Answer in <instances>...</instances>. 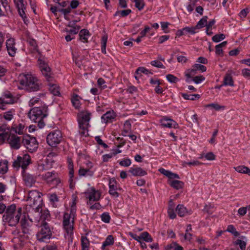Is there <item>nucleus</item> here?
Instances as JSON below:
<instances>
[{"label":"nucleus","instance_id":"obj_58","mask_svg":"<svg viewBox=\"0 0 250 250\" xmlns=\"http://www.w3.org/2000/svg\"><path fill=\"white\" fill-rule=\"evenodd\" d=\"M141 73H143L146 74H147L148 73L152 74V73L149 72L148 69H146L144 67H140L136 70V73L137 75H139Z\"/></svg>","mask_w":250,"mask_h":250},{"label":"nucleus","instance_id":"obj_23","mask_svg":"<svg viewBox=\"0 0 250 250\" xmlns=\"http://www.w3.org/2000/svg\"><path fill=\"white\" fill-rule=\"evenodd\" d=\"M114 117L115 114L114 112L108 111L102 116V120L104 123H107L108 122H111Z\"/></svg>","mask_w":250,"mask_h":250},{"label":"nucleus","instance_id":"obj_57","mask_svg":"<svg viewBox=\"0 0 250 250\" xmlns=\"http://www.w3.org/2000/svg\"><path fill=\"white\" fill-rule=\"evenodd\" d=\"M194 68H196V71L199 70L202 72H204L207 70L206 67L204 65L196 63V64H194Z\"/></svg>","mask_w":250,"mask_h":250},{"label":"nucleus","instance_id":"obj_44","mask_svg":"<svg viewBox=\"0 0 250 250\" xmlns=\"http://www.w3.org/2000/svg\"><path fill=\"white\" fill-rule=\"evenodd\" d=\"M205 107H211L214 108L216 110H219L221 109H224L225 108V106H221L219 105L218 104L216 103H212L210 104H208L205 105Z\"/></svg>","mask_w":250,"mask_h":250},{"label":"nucleus","instance_id":"obj_51","mask_svg":"<svg viewBox=\"0 0 250 250\" xmlns=\"http://www.w3.org/2000/svg\"><path fill=\"white\" fill-rule=\"evenodd\" d=\"M1 3L2 5V8H5L6 10V15L8 14V12H11L10 6L8 4L7 0H0Z\"/></svg>","mask_w":250,"mask_h":250},{"label":"nucleus","instance_id":"obj_53","mask_svg":"<svg viewBox=\"0 0 250 250\" xmlns=\"http://www.w3.org/2000/svg\"><path fill=\"white\" fill-rule=\"evenodd\" d=\"M166 78L170 83H176L178 81V79L172 74L167 75Z\"/></svg>","mask_w":250,"mask_h":250},{"label":"nucleus","instance_id":"obj_13","mask_svg":"<svg viewBox=\"0 0 250 250\" xmlns=\"http://www.w3.org/2000/svg\"><path fill=\"white\" fill-rule=\"evenodd\" d=\"M38 63L42 74L45 77L46 79L49 81L51 75V70L50 67L44 61L41 59H39Z\"/></svg>","mask_w":250,"mask_h":250},{"label":"nucleus","instance_id":"obj_10","mask_svg":"<svg viewBox=\"0 0 250 250\" xmlns=\"http://www.w3.org/2000/svg\"><path fill=\"white\" fill-rule=\"evenodd\" d=\"M16 99L9 92L4 93L0 96V109H6V105L15 103Z\"/></svg>","mask_w":250,"mask_h":250},{"label":"nucleus","instance_id":"obj_43","mask_svg":"<svg viewBox=\"0 0 250 250\" xmlns=\"http://www.w3.org/2000/svg\"><path fill=\"white\" fill-rule=\"evenodd\" d=\"M73 59L75 61L76 64L79 67L82 65V57H80L78 54H74L72 53Z\"/></svg>","mask_w":250,"mask_h":250},{"label":"nucleus","instance_id":"obj_50","mask_svg":"<svg viewBox=\"0 0 250 250\" xmlns=\"http://www.w3.org/2000/svg\"><path fill=\"white\" fill-rule=\"evenodd\" d=\"M135 2V7L138 9V10H141L143 9L145 3L143 0H134Z\"/></svg>","mask_w":250,"mask_h":250},{"label":"nucleus","instance_id":"obj_63","mask_svg":"<svg viewBox=\"0 0 250 250\" xmlns=\"http://www.w3.org/2000/svg\"><path fill=\"white\" fill-rule=\"evenodd\" d=\"M242 75L248 79H250V69L245 68L242 70Z\"/></svg>","mask_w":250,"mask_h":250},{"label":"nucleus","instance_id":"obj_35","mask_svg":"<svg viewBox=\"0 0 250 250\" xmlns=\"http://www.w3.org/2000/svg\"><path fill=\"white\" fill-rule=\"evenodd\" d=\"M141 239L146 242H151L153 238L147 232H143L141 234Z\"/></svg>","mask_w":250,"mask_h":250},{"label":"nucleus","instance_id":"obj_60","mask_svg":"<svg viewBox=\"0 0 250 250\" xmlns=\"http://www.w3.org/2000/svg\"><path fill=\"white\" fill-rule=\"evenodd\" d=\"M69 170V181L70 182V187L72 186V183L73 181V177H74V169L73 167H71V168H68Z\"/></svg>","mask_w":250,"mask_h":250},{"label":"nucleus","instance_id":"obj_62","mask_svg":"<svg viewBox=\"0 0 250 250\" xmlns=\"http://www.w3.org/2000/svg\"><path fill=\"white\" fill-rule=\"evenodd\" d=\"M234 168L238 172L241 173H245L246 170L247 168V167L244 166H239L237 167H234Z\"/></svg>","mask_w":250,"mask_h":250},{"label":"nucleus","instance_id":"obj_7","mask_svg":"<svg viewBox=\"0 0 250 250\" xmlns=\"http://www.w3.org/2000/svg\"><path fill=\"white\" fill-rule=\"evenodd\" d=\"M41 229L37 234V239L40 242H47L52 235L50 228L46 222L41 224Z\"/></svg>","mask_w":250,"mask_h":250},{"label":"nucleus","instance_id":"obj_41","mask_svg":"<svg viewBox=\"0 0 250 250\" xmlns=\"http://www.w3.org/2000/svg\"><path fill=\"white\" fill-rule=\"evenodd\" d=\"M131 10L130 9H126L121 11H118L116 12L115 16L120 15L122 17H125L131 13Z\"/></svg>","mask_w":250,"mask_h":250},{"label":"nucleus","instance_id":"obj_31","mask_svg":"<svg viewBox=\"0 0 250 250\" xmlns=\"http://www.w3.org/2000/svg\"><path fill=\"white\" fill-rule=\"evenodd\" d=\"M49 90L50 92L55 96H59L60 94L59 86L55 84L49 85Z\"/></svg>","mask_w":250,"mask_h":250},{"label":"nucleus","instance_id":"obj_27","mask_svg":"<svg viewBox=\"0 0 250 250\" xmlns=\"http://www.w3.org/2000/svg\"><path fill=\"white\" fill-rule=\"evenodd\" d=\"M242 239H237L236 241L233 242V244L235 246L238 245L240 248H242L243 247H246L247 245V239L245 236H241Z\"/></svg>","mask_w":250,"mask_h":250},{"label":"nucleus","instance_id":"obj_32","mask_svg":"<svg viewBox=\"0 0 250 250\" xmlns=\"http://www.w3.org/2000/svg\"><path fill=\"white\" fill-rule=\"evenodd\" d=\"M107 41V36L105 35L103 36L101 39V50L104 54H106V46Z\"/></svg>","mask_w":250,"mask_h":250},{"label":"nucleus","instance_id":"obj_34","mask_svg":"<svg viewBox=\"0 0 250 250\" xmlns=\"http://www.w3.org/2000/svg\"><path fill=\"white\" fill-rule=\"evenodd\" d=\"M82 250H88L89 242V240L86 237L82 236L81 238Z\"/></svg>","mask_w":250,"mask_h":250},{"label":"nucleus","instance_id":"obj_55","mask_svg":"<svg viewBox=\"0 0 250 250\" xmlns=\"http://www.w3.org/2000/svg\"><path fill=\"white\" fill-rule=\"evenodd\" d=\"M131 163V160L128 158L124 159L119 162V164L121 166L125 167L129 166Z\"/></svg>","mask_w":250,"mask_h":250},{"label":"nucleus","instance_id":"obj_59","mask_svg":"<svg viewBox=\"0 0 250 250\" xmlns=\"http://www.w3.org/2000/svg\"><path fill=\"white\" fill-rule=\"evenodd\" d=\"M105 81L102 78L98 79L97 81L98 85L101 89H104L107 87L106 85L105 84Z\"/></svg>","mask_w":250,"mask_h":250},{"label":"nucleus","instance_id":"obj_64","mask_svg":"<svg viewBox=\"0 0 250 250\" xmlns=\"http://www.w3.org/2000/svg\"><path fill=\"white\" fill-rule=\"evenodd\" d=\"M42 250H57V247L55 244L46 245Z\"/></svg>","mask_w":250,"mask_h":250},{"label":"nucleus","instance_id":"obj_40","mask_svg":"<svg viewBox=\"0 0 250 250\" xmlns=\"http://www.w3.org/2000/svg\"><path fill=\"white\" fill-rule=\"evenodd\" d=\"M50 218V214L48 210H44L43 212H42L41 215V221H42L41 224L43 222H46L45 220H48Z\"/></svg>","mask_w":250,"mask_h":250},{"label":"nucleus","instance_id":"obj_36","mask_svg":"<svg viewBox=\"0 0 250 250\" xmlns=\"http://www.w3.org/2000/svg\"><path fill=\"white\" fill-rule=\"evenodd\" d=\"M14 111L9 110L3 113L2 117L6 121H10L13 118Z\"/></svg>","mask_w":250,"mask_h":250},{"label":"nucleus","instance_id":"obj_48","mask_svg":"<svg viewBox=\"0 0 250 250\" xmlns=\"http://www.w3.org/2000/svg\"><path fill=\"white\" fill-rule=\"evenodd\" d=\"M101 219L105 223H108L110 222V216L108 212H104L101 215Z\"/></svg>","mask_w":250,"mask_h":250},{"label":"nucleus","instance_id":"obj_21","mask_svg":"<svg viewBox=\"0 0 250 250\" xmlns=\"http://www.w3.org/2000/svg\"><path fill=\"white\" fill-rule=\"evenodd\" d=\"M17 7L18 9V11L20 15L24 18L26 17L24 10L26 9V7L23 3V0H18V2L17 3Z\"/></svg>","mask_w":250,"mask_h":250},{"label":"nucleus","instance_id":"obj_56","mask_svg":"<svg viewBox=\"0 0 250 250\" xmlns=\"http://www.w3.org/2000/svg\"><path fill=\"white\" fill-rule=\"evenodd\" d=\"M150 64L155 67H158V68H165V67L164 66L163 63L157 60L153 61L151 62Z\"/></svg>","mask_w":250,"mask_h":250},{"label":"nucleus","instance_id":"obj_4","mask_svg":"<svg viewBox=\"0 0 250 250\" xmlns=\"http://www.w3.org/2000/svg\"><path fill=\"white\" fill-rule=\"evenodd\" d=\"M91 113L87 110H83L78 113L77 120L79 124V133L83 136L88 135V128L90 126L89 121Z\"/></svg>","mask_w":250,"mask_h":250},{"label":"nucleus","instance_id":"obj_9","mask_svg":"<svg viewBox=\"0 0 250 250\" xmlns=\"http://www.w3.org/2000/svg\"><path fill=\"white\" fill-rule=\"evenodd\" d=\"M42 193L38 190H30L28 192L27 201L28 202L29 206H37L38 207L42 200L41 199Z\"/></svg>","mask_w":250,"mask_h":250},{"label":"nucleus","instance_id":"obj_11","mask_svg":"<svg viewBox=\"0 0 250 250\" xmlns=\"http://www.w3.org/2000/svg\"><path fill=\"white\" fill-rule=\"evenodd\" d=\"M22 143L31 152L36 151L38 147V144L36 138L30 136H24L22 139Z\"/></svg>","mask_w":250,"mask_h":250},{"label":"nucleus","instance_id":"obj_6","mask_svg":"<svg viewBox=\"0 0 250 250\" xmlns=\"http://www.w3.org/2000/svg\"><path fill=\"white\" fill-rule=\"evenodd\" d=\"M47 106L45 105L35 107L29 112L28 116L31 120L36 122L38 120H41L47 116Z\"/></svg>","mask_w":250,"mask_h":250},{"label":"nucleus","instance_id":"obj_37","mask_svg":"<svg viewBox=\"0 0 250 250\" xmlns=\"http://www.w3.org/2000/svg\"><path fill=\"white\" fill-rule=\"evenodd\" d=\"M227 231L232 233L234 236H239L240 233L237 231L234 227L232 225H229L228 226Z\"/></svg>","mask_w":250,"mask_h":250},{"label":"nucleus","instance_id":"obj_26","mask_svg":"<svg viewBox=\"0 0 250 250\" xmlns=\"http://www.w3.org/2000/svg\"><path fill=\"white\" fill-rule=\"evenodd\" d=\"M169 185L174 188L176 189H179L183 188L184 184L181 181L172 180L170 182Z\"/></svg>","mask_w":250,"mask_h":250},{"label":"nucleus","instance_id":"obj_47","mask_svg":"<svg viewBox=\"0 0 250 250\" xmlns=\"http://www.w3.org/2000/svg\"><path fill=\"white\" fill-rule=\"evenodd\" d=\"M87 167L86 169V176H92L94 174V171L92 170L93 164L91 162L87 163Z\"/></svg>","mask_w":250,"mask_h":250},{"label":"nucleus","instance_id":"obj_24","mask_svg":"<svg viewBox=\"0 0 250 250\" xmlns=\"http://www.w3.org/2000/svg\"><path fill=\"white\" fill-rule=\"evenodd\" d=\"M89 36V32L86 29H82L79 33L80 40L83 42H87V39Z\"/></svg>","mask_w":250,"mask_h":250},{"label":"nucleus","instance_id":"obj_8","mask_svg":"<svg viewBox=\"0 0 250 250\" xmlns=\"http://www.w3.org/2000/svg\"><path fill=\"white\" fill-rule=\"evenodd\" d=\"M62 139V135L60 130H56L50 132L46 137L47 144L51 146L55 147L59 144Z\"/></svg>","mask_w":250,"mask_h":250},{"label":"nucleus","instance_id":"obj_42","mask_svg":"<svg viewBox=\"0 0 250 250\" xmlns=\"http://www.w3.org/2000/svg\"><path fill=\"white\" fill-rule=\"evenodd\" d=\"M73 105L75 106L76 108H79L80 106V102L79 100V97L78 95H76L72 98L71 100Z\"/></svg>","mask_w":250,"mask_h":250},{"label":"nucleus","instance_id":"obj_19","mask_svg":"<svg viewBox=\"0 0 250 250\" xmlns=\"http://www.w3.org/2000/svg\"><path fill=\"white\" fill-rule=\"evenodd\" d=\"M128 171L134 176H143L147 174L146 171L140 167H131Z\"/></svg>","mask_w":250,"mask_h":250},{"label":"nucleus","instance_id":"obj_3","mask_svg":"<svg viewBox=\"0 0 250 250\" xmlns=\"http://www.w3.org/2000/svg\"><path fill=\"white\" fill-rule=\"evenodd\" d=\"M10 127L6 125H0V143H2L7 139L12 148L16 149L19 148L21 146L20 138L15 135H12L10 137Z\"/></svg>","mask_w":250,"mask_h":250},{"label":"nucleus","instance_id":"obj_49","mask_svg":"<svg viewBox=\"0 0 250 250\" xmlns=\"http://www.w3.org/2000/svg\"><path fill=\"white\" fill-rule=\"evenodd\" d=\"M68 26L71 27L70 29H66V31L72 35H75L78 33L80 29L79 26H77L75 27H72L70 26V25H68Z\"/></svg>","mask_w":250,"mask_h":250},{"label":"nucleus","instance_id":"obj_29","mask_svg":"<svg viewBox=\"0 0 250 250\" xmlns=\"http://www.w3.org/2000/svg\"><path fill=\"white\" fill-rule=\"evenodd\" d=\"M8 170V161L6 160L0 161V173L4 174Z\"/></svg>","mask_w":250,"mask_h":250},{"label":"nucleus","instance_id":"obj_15","mask_svg":"<svg viewBox=\"0 0 250 250\" xmlns=\"http://www.w3.org/2000/svg\"><path fill=\"white\" fill-rule=\"evenodd\" d=\"M55 173L54 172H47L43 177L47 183L51 184L53 183L54 185H58L60 183V180L55 177Z\"/></svg>","mask_w":250,"mask_h":250},{"label":"nucleus","instance_id":"obj_25","mask_svg":"<svg viewBox=\"0 0 250 250\" xmlns=\"http://www.w3.org/2000/svg\"><path fill=\"white\" fill-rule=\"evenodd\" d=\"M224 85H229L230 86H234V82L232 77L230 74H226L224 78L223 83Z\"/></svg>","mask_w":250,"mask_h":250},{"label":"nucleus","instance_id":"obj_22","mask_svg":"<svg viewBox=\"0 0 250 250\" xmlns=\"http://www.w3.org/2000/svg\"><path fill=\"white\" fill-rule=\"evenodd\" d=\"M176 211L180 217H183L188 214V211L183 205L179 204L176 208Z\"/></svg>","mask_w":250,"mask_h":250},{"label":"nucleus","instance_id":"obj_5","mask_svg":"<svg viewBox=\"0 0 250 250\" xmlns=\"http://www.w3.org/2000/svg\"><path fill=\"white\" fill-rule=\"evenodd\" d=\"M75 212L74 209H71L70 213L65 212L63 214V226L68 235L73 234Z\"/></svg>","mask_w":250,"mask_h":250},{"label":"nucleus","instance_id":"obj_18","mask_svg":"<svg viewBox=\"0 0 250 250\" xmlns=\"http://www.w3.org/2000/svg\"><path fill=\"white\" fill-rule=\"evenodd\" d=\"M23 179L26 186L31 187L36 181V177L29 173H25L23 176Z\"/></svg>","mask_w":250,"mask_h":250},{"label":"nucleus","instance_id":"obj_17","mask_svg":"<svg viewBox=\"0 0 250 250\" xmlns=\"http://www.w3.org/2000/svg\"><path fill=\"white\" fill-rule=\"evenodd\" d=\"M109 193L112 196L117 197L119 193L117 192V184L116 180L114 178L110 179L109 182Z\"/></svg>","mask_w":250,"mask_h":250},{"label":"nucleus","instance_id":"obj_28","mask_svg":"<svg viewBox=\"0 0 250 250\" xmlns=\"http://www.w3.org/2000/svg\"><path fill=\"white\" fill-rule=\"evenodd\" d=\"M182 96L186 100H189L195 101L198 100L200 98V95L198 94H188L186 93H182Z\"/></svg>","mask_w":250,"mask_h":250},{"label":"nucleus","instance_id":"obj_61","mask_svg":"<svg viewBox=\"0 0 250 250\" xmlns=\"http://www.w3.org/2000/svg\"><path fill=\"white\" fill-rule=\"evenodd\" d=\"M205 80V78L203 76H197L194 77L192 81L198 84Z\"/></svg>","mask_w":250,"mask_h":250},{"label":"nucleus","instance_id":"obj_46","mask_svg":"<svg viewBox=\"0 0 250 250\" xmlns=\"http://www.w3.org/2000/svg\"><path fill=\"white\" fill-rule=\"evenodd\" d=\"M225 38V36L223 34H216L212 37V40L213 42H218L223 39H224Z\"/></svg>","mask_w":250,"mask_h":250},{"label":"nucleus","instance_id":"obj_14","mask_svg":"<svg viewBox=\"0 0 250 250\" xmlns=\"http://www.w3.org/2000/svg\"><path fill=\"white\" fill-rule=\"evenodd\" d=\"M6 46L7 52L10 56H14L17 52L16 43L14 39L9 38L6 41Z\"/></svg>","mask_w":250,"mask_h":250},{"label":"nucleus","instance_id":"obj_16","mask_svg":"<svg viewBox=\"0 0 250 250\" xmlns=\"http://www.w3.org/2000/svg\"><path fill=\"white\" fill-rule=\"evenodd\" d=\"M160 123L161 125L165 127L177 128L178 125L174 120L168 118L167 117H164L160 120Z\"/></svg>","mask_w":250,"mask_h":250},{"label":"nucleus","instance_id":"obj_45","mask_svg":"<svg viewBox=\"0 0 250 250\" xmlns=\"http://www.w3.org/2000/svg\"><path fill=\"white\" fill-rule=\"evenodd\" d=\"M21 224L23 229V232L24 233H26L28 231L27 227L28 226V223L25 219V217L21 219Z\"/></svg>","mask_w":250,"mask_h":250},{"label":"nucleus","instance_id":"obj_1","mask_svg":"<svg viewBox=\"0 0 250 250\" xmlns=\"http://www.w3.org/2000/svg\"><path fill=\"white\" fill-rule=\"evenodd\" d=\"M19 82L22 88L29 92L37 91L40 89L41 83L36 77L31 74H21L19 77Z\"/></svg>","mask_w":250,"mask_h":250},{"label":"nucleus","instance_id":"obj_52","mask_svg":"<svg viewBox=\"0 0 250 250\" xmlns=\"http://www.w3.org/2000/svg\"><path fill=\"white\" fill-rule=\"evenodd\" d=\"M28 43L32 47V49L34 51H38V46L36 42L33 39H29L27 40Z\"/></svg>","mask_w":250,"mask_h":250},{"label":"nucleus","instance_id":"obj_54","mask_svg":"<svg viewBox=\"0 0 250 250\" xmlns=\"http://www.w3.org/2000/svg\"><path fill=\"white\" fill-rule=\"evenodd\" d=\"M196 27H186L185 28H184V31H185L186 33H190L191 34H195L196 31Z\"/></svg>","mask_w":250,"mask_h":250},{"label":"nucleus","instance_id":"obj_2","mask_svg":"<svg viewBox=\"0 0 250 250\" xmlns=\"http://www.w3.org/2000/svg\"><path fill=\"white\" fill-rule=\"evenodd\" d=\"M22 209L20 208L16 210L15 204H12L7 207L2 216L3 222L8 223L10 226H16L19 222L21 215Z\"/></svg>","mask_w":250,"mask_h":250},{"label":"nucleus","instance_id":"obj_38","mask_svg":"<svg viewBox=\"0 0 250 250\" xmlns=\"http://www.w3.org/2000/svg\"><path fill=\"white\" fill-rule=\"evenodd\" d=\"M159 171L162 174H163L164 175L166 176L169 179H174V177H173L174 175V173H172V172H171V171H170L169 170H166V169H165L163 168H160L159 169Z\"/></svg>","mask_w":250,"mask_h":250},{"label":"nucleus","instance_id":"obj_39","mask_svg":"<svg viewBox=\"0 0 250 250\" xmlns=\"http://www.w3.org/2000/svg\"><path fill=\"white\" fill-rule=\"evenodd\" d=\"M196 69L194 68V65L192 66V68L190 69H188L186 71L185 75L188 78H191L193 76L195 75L197 73Z\"/></svg>","mask_w":250,"mask_h":250},{"label":"nucleus","instance_id":"obj_20","mask_svg":"<svg viewBox=\"0 0 250 250\" xmlns=\"http://www.w3.org/2000/svg\"><path fill=\"white\" fill-rule=\"evenodd\" d=\"M19 159L20 160L21 163V167L22 169H25L30 163L31 159L30 157L28 154H25L23 156H19Z\"/></svg>","mask_w":250,"mask_h":250},{"label":"nucleus","instance_id":"obj_30","mask_svg":"<svg viewBox=\"0 0 250 250\" xmlns=\"http://www.w3.org/2000/svg\"><path fill=\"white\" fill-rule=\"evenodd\" d=\"M114 244V238L112 235H108L104 242L102 245V249H104L106 247L112 245Z\"/></svg>","mask_w":250,"mask_h":250},{"label":"nucleus","instance_id":"obj_12","mask_svg":"<svg viewBox=\"0 0 250 250\" xmlns=\"http://www.w3.org/2000/svg\"><path fill=\"white\" fill-rule=\"evenodd\" d=\"M87 195V198L89 200L87 204L88 205H91L92 202L98 201L99 200L101 193L99 190H96L94 188H91L88 189L86 192Z\"/></svg>","mask_w":250,"mask_h":250},{"label":"nucleus","instance_id":"obj_33","mask_svg":"<svg viewBox=\"0 0 250 250\" xmlns=\"http://www.w3.org/2000/svg\"><path fill=\"white\" fill-rule=\"evenodd\" d=\"M207 20H208V17L207 16H204L203 18H202L197 23V25H196V28L197 29H200L205 26H206V24L207 23Z\"/></svg>","mask_w":250,"mask_h":250}]
</instances>
